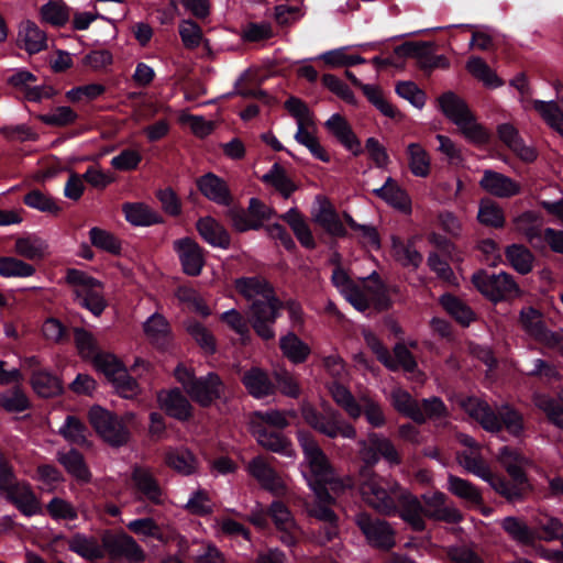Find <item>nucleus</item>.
Returning a JSON list of instances; mask_svg holds the SVG:
<instances>
[{"label": "nucleus", "mask_w": 563, "mask_h": 563, "mask_svg": "<svg viewBox=\"0 0 563 563\" xmlns=\"http://www.w3.org/2000/svg\"><path fill=\"white\" fill-rule=\"evenodd\" d=\"M298 441L303 452L300 472L310 489L321 501H330L329 489L336 493L342 487L335 478L334 471L314 439L306 432H298Z\"/></svg>", "instance_id": "1"}, {"label": "nucleus", "mask_w": 563, "mask_h": 563, "mask_svg": "<svg viewBox=\"0 0 563 563\" xmlns=\"http://www.w3.org/2000/svg\"><path fill=\"white\" fill-rule=\"evenodd\" d=\"M460 407L488 432H498L503 424L512 435H520L523 431L521 415L508 406L498 409L499 417L486 401L476 397L461 399Z\"/></svg>", "instance_id": "2"}, {"label": "nucleus", "mask_w": 563, "mask_h": 563, "mask_svg": "<svg viewBox=\"0 0 563 563\" xmlns=\"http://www.w3.org/2000/svg\"><path fill=\"white\" fill-rule=\"evenodd\" d=\"M405 489L391 479L379 476L369 470L361 473L360 493L363 500L383 515L397 512V501Z\"/></svg>", "instance_id": "3"}, {"label": "nucleus", "mask_w": 563, "mask_h": 563, "mask_svg": "<svg viewBox=\"0 0 563 563\" xmlns=\"http://www.w3.org/2000/svg\"><path fill=\"white\" fill-rule=\"evenodd\" d=\"M329 391L334 402L353 420L364 415L367 423L373 428H382L386 424V416L382 405L367 394L357 398L343 385L333 383Z\"/></svg>", "instance_id": "4"}, {"label": "nucleus", "mask_w": 563, "mask_h": 563, "mask_svg": "<svg viewBox=\"0 0 563 563\" xmlns=\"http://www.w3.org/2000/svg\"><path fill=\"white\" fill-rule=\"evenodd\" d=\"M332 283L358 311H365L372 303L377 302L383 294V285L375 273L353 282L342 268H335Z\"/></svg>", "instance_id": "5"}, {"label": "nucleus", "mask_w": 563, "mask_h": 563, "mask_svg": "<svg viewBox=\"0 0 563 563\" xmlns=\"http://www.w3.org/2000/svg\"><path fill=\"white\" fill-rule=\"evenodd\" d=\"M175 377L190 398L202 407L210 406L224 391V385L216 373L196 377L190 368L179 365L175 369Z\"/></svg>", "instance_id": "6"}, {"label": "nucleus", "mask_w": 563, "mask_h": 563, "mask_svg": "<svg viewBox=\"0 0 563 563\" xmlns=\"http://www.w3.org/2000/svg\"><path fill=\"white\" fill-rule=\"evenodd\" d=\"M285 107L297 123L295 140L307 147L316 158L328 162L329 156L318 141L314 117L308 106L300 99L291 97L285 102Z\"/></svg>", "instance_id": "7"}, {"label": "nucleus", "mask_w": 563, "mask_h": 563, "mask_svg": "<svg viewBox=\"0 0 563 563\" xmlns=\"http://www.w3.org/2000/svg\"><path fill=\"white\" fill-rule=\"evenodd\" d=\"M134 418L133 413H126L119 418L101 406H92L88 412V419L97 434L111 446H121L129 441L130 432L124 421Z\"/></svg>", "instance_id": "8"}, {"label": "nucleus", "mask_w": 563, "mask_h": 563, "mask_svg": "<svg viewBox=\"0 0 563 563\" xmlns=\"http://www.w3.org/2000/svg\"><path fill=\"white\" fill-rule=\"evenodd\" d=\"M67 283L74 288L78 302L95 316L101 314L106 308V300L101 284L86 273L69 269L66 274Z\"/></svg>", "instance_id": "9"}, {"label": "nucleus", "mask_w": 563, "mask_h": 563, "mask_svg": "<svg viewBox=\"0 0 563 563\" xmlns=\"http://www.w3.org/2000/svg\"><path fill=\"white\" fill-rule=\"evenodd\" d=\"M474 286L492 301L517 298L521 290L512 276L507 273L488 275L477 272L472 277Z\"/></svg>", "instance_id": "10"}, {"label": "nucleus", "mask_w": 563, "mask_h": 563, "mask_svg": "<svg viewBox=\"0 0 563 563\" xmlns=\"http://www.w3.org/2000/svg\"><path fill=\"white\" fill-rule=\"evenodd\" d=\"M302 416L309 426L329 438L342 437L354 439L356 437L355 428L343 419L338 411L330 410L323 415L310 407H305Z\"/></svg>", "instance_id": "11"}, {"label": "nucleus", "mask_w": 563, "mask_h": 563, "mask_svg": "<svg viewBox=\"0 0 563 563\" xmlns=\"http://www.w3.org/2000/svg\"><path fill=\"white\" fill-rule=\"evenodd\" d=\"M282 303L272 295L268 299L254 301L250 309V321L254 331L263 340H271L275 336L273 324L276 321Z\"/></svg>", "instance_id": "12"}, {"label": "nucleus", "mask_w": 563, "mask_h": 563, "mask_svg": "<svg viewBox=\"0 0 563 563\" xmlns=\"http://www.w3.org/2000/svg\"><path fill=\"white\" fill-rule=\"evenodd\" d=\"M360 456L368 465L378 462L379 456L384 457L389 464H398L399 457L394 444L386 438L376 433L368 434L367 440L358 442Z\"/></svg>", "instance_id": "13"}, {"label": "nucleus", "mask_w": 563, "mask_h": 563, "mask_svg": "<svg viewBox=\"0 0 563 563\" xmlns=\"http://www.w3.org/2000/svg\"><path fill=\"white\" fill-rule=\"evenodd\" d=\"M520 322L522 328L531 336L549 346L556 347L563 353V339L560 334L550 332L543 327L541 314L538 310L531 307L522 309L520 312Z\"/></svg>", "instance_id": "14"}, {"label": "nucleus", "mask_w": 563, "mask_h": 563, "mask_svg": "<svg viewBox=\"0 0 563 563\" xmlns=\"http://www.w3.org/2000/svg\"><path fill=\"white\" fill-rule=\"evenodd\" d=\"M556 99L550 101L530 100L527 107L536 110L545 123L563 136V85H555Z\"/></svg>", "instance_id": "15"}, {"label": "nucleus", "mask_w": 563, "mask_h": 563, "mask_svg": "<svg viewBox=\"0 0 563 563\" xmlns=\"http://www.w3.org/2000/svg\"><path fill=\"white\" fill-rule=\"evenodd\" d=\"M356 523L371 544L383 549H389L395 544L394 531L386 521L374 520L366 514H358Z\"/></svg>", "instance_id": "16"}, {"label": "nucleus", "mask_w": 563, "mask_h": 563, "mask_svg": "<svg viewBox=\"0 0 563 563\" xmlns=\"http://www.w3.org/2000/svg\"><path fill=\"white\" fill-rule=\"evenodd\" d=\"M174 250L179 257L185 274L198 276L201 273L205 258L201 247L195 240L190 238L176 240Z\"/></svg>", "instance_id": "17"}, {"label": "nucleus", "mask_w": 563, "mask_h": 563, "mask_svg": "<svg viewBox=\"0 0 563 563\" xmlns=\"http://www.w3.org/2000/svg\"><path fill=\"white\" fill-rule=\"evenodd\" d=\"M479 186L498 198H510L521 192V185L512 178L492 169H485Z\"/></svg>", "instance_id": "18"}, {"label": "nucleus", "mask_w": 563, "mask_h": 563, "mask_svg": "<svg viewBox=\"0 0 563 563\" xmlns=\"http://www.w3.org/2000/svg\"><path fill=\"white\" fill-rule=\"evenodd\" d=\"M247 472L263 488L272 492L274 495L280 496L285 494V483L263 457H254L247 465Z\"/></svg>", "instance_id": "19"}, {"label": "nucleus", "mask_w": 563, "mask_h": 563, "mask_svg": "<svg viewBox=\"0 0 563 563\" xmlns=\"http://www.w3.org/2000/svg\"><path fill=\"white\" fill-rule=\"evenodd\" d=\"M103 544L112 555L123 556L130 562H142L145 559L143 549L126 533L107 537Z\"/></svg>", "instance_id": "20"}, {"label": "nucleus", "mask_w": 563, "mask_h": 563, "mask_svg": "<svg viewBox=\"0 0 563 563\" xmlns=\"http://www.w3.org/2000/svg\"><path fill=\"white\" fill-rule=\"evenodd\" d=\"M497 460L514 482H517L519 485L527 484L528 479L525 474V470L531 464V461L528 457L521 455L514 449L504 446L499 451Z\"/></svg>", "instance_id": "21"}, {"label": "nucleus", "mask_w": 563, "mask_h": 563, "mask_svg": "<svg viewBox=\"0 0 563 563\" xmlns=\"http://www.w3.org/2000/svg\"><path fill=\"white\" fill-rule=\"evenodd\" d=\"M126 527L132 533L141 537L143 540L155 539L166 543L176 537V533L172 529H164L150 517L134 519L130 521Z\"/></svg>", "instance_id": "22"}, {"label": "nucleus", "mask_w": 563, "mask_h": 563, "mask_svg": "<svg viewBox=\"0 0 563 563\" xmlns=\"http://www.w3.org/2000/svg\"><path fill=\"white\" fill-rule=\"evenodd\" d=\"M426 517L449 522H457L461 514L445 504V496L440 492L423 495Z\"/></svg>", "instance_id": "23"}, {"label": "nucleus", "mask_w": 563, "mask_h": 563, "mask_svg": "<svg viewBox=\"0 0 563 563\" xmlns=\"http://www.w3.org/2000/svg\"><path fill=\"white\" fill-rule=\"evenodd\" d=\"M251 430L257 443L263 448L289 457L295 456V451L291 448V444L279 433L269 432L264 426H261L260 423L257 424L256 421L252 423Z\"/></svg>", "instance_id": "24"}, {"label": "nucleus", "mask_w": 563, "mask_h": 563, "mask_svg": "<svg viewBox=\"0 0 563 563\" xmlns=\"http://www.w3.org/2000/svg\"><path fill=\"white\" fill-rule=\"evenodd\" d=\"M14 252L29 261H42L49 255V245L45 239L29 234L15 240Z\"/></svg>", "instance_id": "25"}, {"label": "nucleus", "mask_w": 563, "mask_h": 563, "mask_svg": "<svg viewBox=\"0 0 563 563\" xmlns=\"http://www.w3.org/2000/svg\"><path fill=\"white\" fill-rule=\"evenodd\" d=\"M157 398L161 408L170 417L186 420L191 416V405L178 389L161 391Z\"/></svg>", "instance_id": "26"}, {"label": "nucleus", "mask_w": 563, "mask_h": 563, "mask_svg": "<svg viewBox=\"0 0 563 563\" xmlns=\"http://www.w3.org/2000/svg\"><path fill=\"white\" fill-rule=\"evenodd\" d=\"M197 231L210 245L220 249L230 246V235L222 224L211 217H203L197 221Z\"/></svg>", "instance_id": "27"}, {"label": "nucleus", "mask_w": 563, "mask_h": 563, "mask_svg": "<svg viewBox=\"0 0 563 563\" xmlns=\"http://www.w3.org/2000/svg\"><path fill=\"white\" fill-rule=\"evenodd\" d=\"M373 192L388 205L399 209L405 213H409L411 211L410 198L408 197L407 192L398 185V183L391 177H388L384 185L374 189Z\"/></svg>", "instance_id": "28"}, {"label": "nucleus", "mask_w": 563, "mask_h": 563, "mask_svg": "<svg viewBox=\"0 0 563 563\" xmlns=\"http://www.w3.org/2000/svg\"><path fill=\"white\" fill-rule=\"evenodd\" d=\"M400 509V517L408 522L415 530L424 529V508L420 501L406 489L397 501V510Z\"/></svg>", "instance_id": "29"}, {"label": "nucleus", "mask_w": 563, "mask_h": 563, "mask_svg": "<svg viewBox=\"0 0 563 563\" xmlns=\"http://www.w3.org/2000/svg\"><path fill=\"white\" fill-rule=\"evenodd\" d=\"M4 492L24 515L33 516L40 511V504L27 484L13 482L12 486Z\"/></svg>", "instance_id": "30"}, {"label": "nucleus", "mask_w": 563, "mask_h": 563, "mask_svg": "<svg viewBox=\"0 0 563 563\" xmlns=\"http://www.w3.org/2000/svg\"><path fill=\"white\" fill-rule=\"evenodd\" d=\"M500 140L523 162L531 163L537 158L533 147L526 145L518 131L510 124H501L498 128Z\"/></svg>", "instance_id": "31"}, {"label": "nucleus", "mask_w": 563, "mask_h": 563, "mask_svg": "<svg viewBox=\"0 0 563 563\" xmlns=\"http://www.w3.org/2000/svg\"><path fill=\"white\" fill-rule=\"evenodd\" d=\"M18 43L29 54H35L46 47V35L34 22L24 21L19 29Z\"/></svg>", "instance_id": "32"}, {"label": "nucleus", "mask_w": 563, "mask_h": 563, "mask_svg": "<svg viewBox=\"0 0 563 563\" xmlns=\"http://www.w3.org/2000/svg\"><path fill=\"white\" fill-rule=\"evenodd\" d=\"M201 194L208 199L219 203L228 205L230 202V192L225 183L217 175L209 173L197 180Z\"/></svg>", "instance_id": "33"}, {"label": "nucleus", "mask_w": 563, "mask_h": 563, "mask_svg": "<svg viewBox=\"0 0 563 563\" xmlns=\"http://www.w3.org/2000/svg\"><path fill=\"white\" fill-rule=\"evenodd\" d=\"M313 218L330 234L335 236H343L345 234L343 223L331 203L325 199H318V207L313 210Z\"/></svg>", "instance_id": "34"}, {"label": "nucleus", "mask_w": 563, "mask_h": 563, "mask_svg": "<svg viewBox=\"0 0 563 563\" xmlns=\"http://www.w3.org/2000/svg\"><path fill=\"white\" fill-rule=\"evenodd\" d=\"M132 479L137 488L147 499L153 503H161L162 490L152 471L145 466H135L132 473Z\"/></svg>", "instance_id": "35"}, {"label": "nucleus", "mask_w": 563, "mask_h": 563, "mask_svg": "<svg viewBox=\"0 0 563 563\" xmlns=\"http://www.w3.org/2000/svg\"><path fill=\"white\" fill-rule=\"evenodd\" d=\"M235 287L238 291L247 300L252 301V303L262 299H268L274 295L267 282L260 277L240 278L235 282Z\"/></svg>", "instance_id": "36"}, {"label": "nucleus", "mask_w": 563, "mask_h": 563, "mask_svg": "<svg viewBox=\"0 0 563 563\" xmlns=\"http://www.w3.org/2000/svg\"><path fill=\"white\" fill-rule=\"evenodd\" d=\"M390 401L393 407L401 415L412 419L415 422L423 423V416L421 413L420 405L411 397V395L397 387L390 394Z\"/></svg>", "instance_id": "37"}, {"label": "nucleus", "mask_w": 563, "mask_h": 563, "mask_svg": "<svg viewBox=\"0 0 563 563\" xmlns=\"http://www.w3.org/2000/svg\"><path fill=\"white\" fill-rule=\"evenodd\" d=\"M325 128L332 133L349 151L357 153L360 143L352 132L346 120L338 113L332 114L325 122Z\"/></svg>", "instance_id": "38"}, {"label": "nucleus", "mask_w": 563, "mask_h": 563, "mask_svg": "<svg viewBox=\"0 0 563 563\" xmlns=\"http://www.w3.org/2000/svg\"><path fill=\"white\" fill-rule=\"evenodd\" d=\"M279 347L284 356L295 364L303 363L310 354L309 345L291 332L279 339Z\"/></svg>", "instance_id": "39"}, {"label": "nucleus", "mask_w": 563, "mask_h": 563, "mask_svg": "<svg viewBox=\"0 0 563 563\" xmlns=\"http://www.w3.org/2000/svg\"><path fill=\"white\" fill-rule=\"evenodd\" d=\"M242 382L249 393L256 398L271 395L274 390V386L266 373L257 367H253L245 372L242 376Z\"/></svg>", "instance_id": "40"}, {"label": "nucleus", "mask_w": 563, "mask_h": 563, "mask_svg": "<svg viewBox=\"0 0 563 563\" xmlns=\"http://www.w3.org/2000/svg\"><path fill=\"white\" fill-rule=\"evenodd\" d=\"M410 172L417 177H427L431 169L429 153L420 143H410L406 150Z\"/></svg>", "instance_id": "41"}, {"label": "nucleus", "mask_w": 563, "mask_h": 563, "mask_svg": "<svg viewBox=\"0 0 563 563\" xmlns=\"http://www.w3.org/2000/svg\"><path fill=\"white\" fill-rule=\"evenodd\" d=\"M165 463L178 473L189 475L196 471L197 462L190 451L184 448H169L165 452Z\"/></svg>", "instance_id": "42"}, {"label": "nucleus", "mask_w": 563, "mask_h": 563, "mask_svg": "<svg viewBox=\"0 0 563 563\" xmlns=\"http://www.w3.org/2000/svg\"><path fill=\"white\" fill-rule=\"evenodd\" d=\"M441 111L454 124L471 113L465 102L455 93L448 91L438 99Z\"/></svg>", "instance_id": "43"}, {"label": "nucleus", "mask_w": 563, "mask_h": 563, "mask_svg": "<svg viewBox=\"0 0 563 563\" xmlns=\"http://www.w3.org/2000/svg\"><path fill=\"white\" fill-rule=\"evenodd\" d=\"M123 212L126 221L133 225L145 227L159 222V216L148 206L141 202L125 203Z\"/></svg>", "instance_id": "44"}, {"label": "nucleus", "mask_w": 563, "mask_h": 563, "mask_svg": "<svg viewBox=\"0 0 563 563\" xmlns=\"http://www.w3.org/2000/svg\"><path fill=\"white\" fill-rule=\"evenodd\" d=\"M483 481L487 482L496 493L506 497L508 500L520 499L522 495L530 489L528 482L526 485H519L517 482L510 484L504 477L494 474L492 471L489 472V478H484Z\"/></svg>", "instance_id": "45"}, {"label": "nucleus", "mask_w": 563, "mask_h": 563, "mask_svg": "<svg viewBox=\"0 0 563 563\" xmlns=\"http://www.w3.org/2000/svg\"><path fill=\"white\" fill-rule=\"evenodd\" d=\"M69 15V8L62 0H49L40 9L41 21L53 26L65 25Z\"/></svg>", "instance_id": "46"}, {"label": "nucleus", "mask_w": 563, "mask_h": 563, "mask_svg": "<svg viewBox=\"0 0 563 563\" xmlns=\"http://www.w3.org/2000/svg\"><path fill=\"white\" fill-rule=\"evenodd\" d=\"M58 461L77 481L88 482L90 479V472L79 452L69 450L65 453H58Z\"/></svg>", "instance_id": "47"}, {"label": "nucleus", "mask_w": 563, "mask_h": 563, "mask_svg": "<svg viewBox=\"0 0 563 563\" xmlns=\"http://www.w3.org/2000/svg\"><path fill=\"white\" fill-rule=\"evenodd\" d=\"M31 383L35 393L44 398L56 396L62 391L59 379L46 371H35Z\"/></svg>", "instance_id": "48"}, {"label": "nucleus", "mask_w": 563, "mask_h": 563, "mask_svg": "<svg viewBox=\"0 0 563 563\" xmlns=\"http://www.w3.org/2000/svg\"><path fill=\"white\" fill-rule=\"evenodd\" d=\"M466 69L488 88H497L503 84L495 71L481 57H471L466 63Z\"/></svg>", "instance_id": "49"}, {"label": "nucleus", "mask_w": 563, "mask_h": 563, "mask_svg": "<svg viewBox=\"0 0 563 563\" xmlns=\"http://www.w3.org/2000/svg\"><path fill=\"white\" fill-rule=\"evenodd\" d=\"M350 46H343L322 53L318 58L332 68L349 67L365 63V58L357 54H350Z\"/></svg>", "instance_id": "50"}, {"label": "nucleus", "mask_w": 563, "mask_h": 563, "mask_svg": "<svg viewBox=\"0 0 563 563\" xmlns=\"http://www.w3.org/2000/svg\"><path fill=\"white\" fill-rule=\"evenodd\" d=\"M316 499L317 503L312 506H309L307 510L310 516L327 525L325 537L327 540H331L332 537L336 534V516L329 507V505L333 503V497L331 496L330 501H321L317 497Z\"/></svg>", "instance_id": "51"}, {"label": "nucleus", "mask_w": 563, "mask_h": 563, "mask_svg": "<svg viewBox=\"0 0 563 563\" xmlns=\"http://www.w3.org/2000/svg\"><path fill=\"white\" fill-rule=\"evenodd\" d=\"M455 125L463 136L473 144L483 145L489 140V132L476 121L472 112Z\"/></svg>", "instance_id": "52"}, {"label": "nucleus", "mask_w": 563, "mask_h": 563, "mask_svg": "<svg viewBox=\"0 0 563 563\" xmlns=\"http://www.w3.org/2000/svg\"><path fill=\"white\" fill-rule=\"evenodd\" d=\"M91 362L96 369L101 372L110 383L125 375V367L112 354L99 353Z\"/></svg>", "instance_id": "53"}, {"label": "nucleus", "mask_w": 563, "mask_h": 563, "mask_svg": "<svg viewBox=\"0 0 563 563\" xmlns=\"http://www.w3.org/2000/svg\"><path fill=\"white\" fill-rule=\"evenodd\" d=\"M59 434L63 438L77 445L88 444L87 427L75 416H67L63 426L59 428Z\"/></svg>", "instance_id": "54"}, {"label": "nucleus", "mask_w": 563, "mask_h": 563, "mask_svg": "<svg viewBox=\"0 0 563 563\" xmlns=\"http://www.w3.org/2000/svg\"><path fill=\"white\" fill-rule=\"evenodd\" d=\"M506 257L518 273L525 275L532 271L534 257L525 246L518 244L508 246Z\"/></svg>", "instance_id": "55"}, {"label": "nucleus", "mask_w": 563, "mask_h": 563, "mask_svg": "<svg viewBox=\"0 0 563 563\" xmlns=\"http://www.w3.org/2000/svg\"><path fill=\"white\" fill-rule=\"evenodd\" d=\"M516 230L527 236L532 244H538L541 240V221L539 217L532 212L527 211L515 219Z\"/></svg>", "instance_id": "56"}, {"label": "nucleus", "mask_w": 563, "mask_h": 563, "mask_svg": "<svg viewBox=\"0 0 563 563\" xmlns=\"http://www.w3.org/2000/svg\"><path fill=\"white\" fill-rule=\"evenodd\" d=\"M457 461L461 466L477 477L489 478L490 467L481 456L478 449L460 453Z\"/></svg>", "instance_id": "57"}, {"label": "nucleus", "mask_w": 563, "mask_h": 563, "mask_svg": "<svg viewBox=\"0 0 563 563\" xmlns=\"http://www.w3.org/2000/svg\"><path fill=\"white\" fill-rule=\"evenodd\" d=\"M42 123L56 128H64L74 124L78 114L70 107L60 106L49 112L36 117Z\"/></svg>", "instance_id": "58"}, {"label": "nucleus", "mask_w": 563, "mask_h": 563, "mask_svg": "<svg viewBox=\"0 0 563 563\" xmlns=\"http://www.w3.org/2000/svg\"><path fill=\"white\" fill-rule=\"evenodd\" d=\"M35 274V268L31 264L13 257L3 256L0 257V276L5 278L12 277H30Z\"/></svg>", "instance_id": "59"}, {"label": "nucleus", "mask_w": 563, "mask_h": 563, "mask_svg": "<svg viewBox=\"0 0 563 563\" xmlns=\"http://www.w3.org/2000/svg\"><path fill=\"white\" fill-rule=\"evenodd\" d=\"M71 551L87 560H93L102 556V549L93 538L82 534H76L68 541Z\"/></svg>", "instance_id": "60"}, {"label": "nucleus", "mask_w": 563, "mask_h": 563, "mask_svg": "<svg viewBox=\"0 0 563 563\" xmlns=\"http://www.w3.org/2000/svg\"><path fill=\"white\" fill-rule=\"evenodd\" d=\"M393 256L402 266L412 268H417L422 262L421 254L411 244L396 238H393Z\"/></svg>", "instance_id": "61"}, {"label": "nucleus", "mask_w": 563, "mask_h": 563, "mask_svg": "<svg viewBox=\"0 0 563 563\" xmlns=\"http://www.w3.org/2000/svg\"><path fill=\"white\" fill-rule=\"evenodd\" d=\"M477 219L482 224L494 228H501L505 223L503 209L489 199L481 201Z\"/></svg>", "instance_id": "62"}, {"label": "nucleus", "mask_w": 563, "mask_h": 563, "mask_svg": "<svg viewBox=\"0 0 563 563\" xmlns=\"http://www.w3.org/2000/svg\"><path fill=\"white\" fill-rule=\"evenodd\" d=\"M441 305L448 313L463 325H468L474 319L473 311L465 303L451 295H443L441 297Z\"/></svg>", "instance_id": "63"}, {"label": "nucleus", "mask_w": 563, "mask_h": 563, "mask_svg": "<svg viewBox=\"0 0 563 563\" xmlns=\"http://www.w3.org/2000/svg\"><path fill=\"white\" fill-rule=\"evenodd\" d=\"M89 240L95 247L112 254H118L121 250L120 241L109 231L98 227L90 229Z\"/></svg>", "instance_id": "64"}]
</instances>
